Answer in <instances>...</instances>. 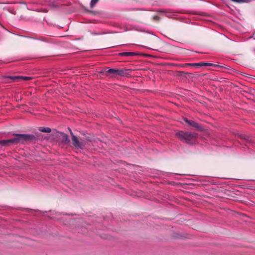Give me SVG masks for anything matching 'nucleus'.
<instances>
[{"mask_svg": "<svg viewBox=\"0 0 255 255\" xmlns=\"http://www.w3.org/2000/svg\"><path fill=\"white\" fill-rule=\"evenodd\" d=\"M39 130L43 132H50L51 129L50 128L48 127H40Z\"/></svg>", "mask_w": 255, "mask_h": 255, "instance_id": "9b49d317", "label": "nucleus"}, {"mask_svg": "<svg viewBox=\"0 0 255 255\" xmlns=\"http://www.w3.org/2000/svg\"><path fill=\"white\" fill-rule=\"evenodd\" d=\"M240 137L249 143H253L254 142V139L246 135H241Z\"/></svg>", "mask_w": 255, "mask_h": 255, "instance_id": "6e6552de", "label": "nucleus"}, {"mask_svg": "<svg viewBox=\"0 0 255 255\" xmlns=\"http://www.w3.org/2000/svg\"><path fill=\"white\" fill-rule=\"evenodd\" d=\"M28 79H29L28 77L22 76V77H20V79L27 80Z\"/></svg>", "mask_w": 255, "mask_h": 255, "instance_id": "2eb2a0df", "label": "nucleus"}, {"mask_svg": "<svg viewBox=\"0 0 255 255\" xmlns=\"http://www.w3.org/2000/svg\"><path fill=\"white\" fill-rule=\"evenodd\" d=\"M224 197L225 196V192H224Z\"/></svg>", "mask_w": 255, "mask_h": 255, "instance_id": "f3484780", "label": "nucleus"}, {"mask_svg": "<svg viewBox=\"0 0 255 255\" xmlns=\"http://www.w3.org/2000/svg\"><path fill=\"white\" fill-rule=\"evenodd\" d=\"M184 121L186 123L189 124V125H190V126H192V127L196 128H198V129H201V126H200V125L198 124V123H196L194 121L189 120L187 118H185L184 119Z\"/></svg>", "mask_w": 255, "mask_h": 255, "instance_id": "423d86ee", "label": "nucleus"}, {"mask_svg": "<svg viewBox=\"0 0 255 255\" xmlns=\"http://www.w3.org/2000/svg\"><path fill=\"white\" fill-rule=\"evenodd\" d=\"M99 0H91L90 2V7L93 8L98 2Z\"/></svg>", "mask_w": 255, "mask_h": 255, "instance_id": "ddd939ff", "label": "nucleus"}, {"mask_svg": "<svg viewBox=\"0 0 255 255\" xmlns=\"http://www.w3.org/2000/svg\"><path fill=\"white\" fill-rule=\"evenodd\" d=\"M61 134L62 135V142L65 144H68L70 142L69 136L67 134L63 132H61Z\"/></svg>", "mask_w": 255, "mask_h": 255, "instance_id": "1a4fd4ad", "label": "nucleus"}, {"mask_svg": "<svg viewBox=\"0 0 255 255\" xmlns=\"http://www.w3.org/2000/svg\"><path fill=\"white\" fill-rule=\"evenodd\" d=\"M51 216L50 217L51 219L54 220H61L63 218L61 216V214L59 213L53 211L51 214Z\"/></svg>", "mask_w": 255, "mask_h": 255, "instance_id": "0eeeda50", "label": "nucleus"}, {"mask_svg": "<svg viewBox=\"0 0 255 255\" xmlns=\"http://www.w3.org/2000/svg\"><path fill=\"white\" fill-rule=\"evenodd\" d=\"M70 130V133L72 135V144L73 146L77 149H82L84 146V144H83L82 142H80L78 137L75 136L72 130L71 129Z\"/></svg>", "mask_w": 255, "mask_h": 255, "instance_id": "20e7f679", "label": "nucleus"}, {"mask_svg": "<svg viewBox=\"0 0 255 255\" xmlns=\"http://www.w3.org/2000/svg\"><path fill=\"white\" fill-rule=\"evenodd\" d=\"M224 70H225V69H227V68H226V67H225V66L224 67ZM225 73H226V72L224 70V74H225Z\"/></svg>", "mask_w": 255, "mask_h": 255, "instance_id": "dca6fc26", "label": "nucleus"}, {"mask_svg": "<svg viewBox=\"0 0 255 255\" xmlns=\"http://www.w3.org/2000/svg\"><path fill=\"white\" fill-rule=\"evenodd\" d=\"M234 2H236L238 3H243V2H248L250 1V0H232Z\"/></svg>", "mask_w": 255, "mask_h": 255, "instance_id": "4468645a", "label": "nucleus"}, {"mask_svg": "<svg viewBox=\"0 0 255 255\" xmlns=\"http://www.w3.org/2000/svg\"><path fill=\"white\" fill-rule=\"evenodd\" d=\"M130 69H113L110 68L108 71H106L107 73H109L110 74H112L114 75L115 76H126L128 77L129 76V73L130 72Z\"/></svg>", "mask_w": 255, "mask_h": 255, "instance_id": "7ed1b4c3", "label": "nucleus"}, {"mask_svg": "<svg viewBox=\"0 0 255 255\" xmlns=\"http://www.w3.org/2000/svg\"><path fill=\"white\" fill-rule=\"evenodd\" d=\"M13 135L15 136V137L13 138L0 140V145L7 146L10 143H23L25 141L31 140L34 137L33 135L29 134L13 133Z\"/></svg>", "mask_w": 255, "mask_h": 255, "instance_id": "f257e3e1", "label": "nucleus"}, {"mask_svg": "<svg viewBox=\"0 0 255 255\" xmlns=\"http://www.w3.org/2000/svg\"><path fill=\"white\" fill-rule=\"evenodd\" d=\"M175 135L179 140L189 144H195L198 136L196 132L182 130L177 132Z\"/></svg>", "mask_w": 255, "mask_h": 255, "instance_id": "f03ea898", "label": "nucleus"}, {"mask_svg": "<svg viewBox=\"0 0 255 255\" xmlns=\"http://www.w3.org/2000/svg\"><path fill=\"white\" fill-rule=\"evenodd\" d=\"M20 77H22V76H7V78L10 79L13 81H17V80H19L20 79Z\"/></svg>", "mask_w": 255, "mask_h": 255, "instance_id": "f8f14e48", "label": "nucleus"}, {"mask_svg": "<svg viewBox=\"0 0 255 255\" xmlns=\"http://www.w3.org/2000/svg\"><path fill=\"white\" fill-rule=\"evenodd\" d=\"M119 55L120 56H126V57H128V56H135V55H137V54L135 53V52H122V53H120L119 54Z\"/></svg>", "mask_w": 255, "mask_h": 255, "instance_id": "9d476101", "label": "nucleus"}, {"mask_svg": "<svg viewBox=\"0 0 255 255\" xmlns=\"http://www.w3.org/2000/svg\"><path fill=\"white\" fill-rule=\"evenodd\" d=\"M212 64L209 63L205 62H200V63H185L183 64H179L181 67L185 66H192V67H201V66H211Z\"/></svg>", "mask_w": 255, "mask_h": 255, "instance_id": "39448f33", "label": "nucleus"}]
</instances>
